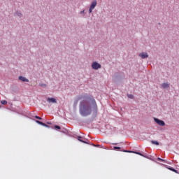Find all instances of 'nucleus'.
Returning <instances> with one entry per match:
<instances>
[{
	"label": "nucleus",
	"instance_id": "nucleus-1",
	"mask_svg": "<svg viewBox=\"0 0 179 179\" xmlns=\"http://www.w3.org/2000/svg\"><path fill=\"white\" fill-rule=\"evenodd\" d=\"M92 111L97 113V103L94 99L90 101H83L80 104V113L83 117H87L92 114Z\"/></svg>",
	"mask_w": 179,
	"mask_h": 179
},
{
	"label": "nucleus",
	"instance_id": "nucleus-2",
	"mask_svg": "<svg viewBox=\"0 0 179 179\" xmlns=\"http://www.w3.org/2000/svg\"><path fill=\"white\" fill-rule=\"evenodd\" d=\"M154 121L157 124V125H159V127H164L166 125V122L163 120H160V119L155 117Z\"/></svg>",
	"mask_w": 179,
	"mask_h": 179
},
{
	"label": "nucleus",
	"instance_id": "nucleus-3",
	"mask_svg": "<svg viewBox=\"0 0 179 179\" xmlns=\"http://www.w3.org/2000/svg\"><path fill=\"white\" fill-rule=\"evenodd\" d=\"M92 69L97 71V69H100L101 68V65L99 64L97 62H94L92 64Z\"/></svg>",
	"mask_w": 179,
	"mask_h": 179
},
{
	"label": "nucleus",
	"instance_id": "nucleus-4",
	"mask_svg": "<svg viewBox=\"0 0 179 179\" xmlns=\"http://www.w3.org/2000/svg\"><path fill=\"white\" fill-rule=\"evenodd\" d=\"M125 153H135L136 155H139V156H142L143 157H148L146 155H144L143 154L138 152H132V151H129V150H123Z\"/></svg>",
	"mask_w": 179,
	"mask_h": 179
},
{
	"label": "nucleus",
	"instance_id": "nucleus-5",
	"mask_svg": "<svg viewBox=\"0 0 179 179\" xmlns=\"http://www.w3.org/2000/svg\"><path fill=\"white\" fill-rule=\"evenodd\" d=\"M139 57L141 58H142L143 59H145V58H148L149 57V55H148V53L143 52L139 54Z\"/></svg>",
	"mask_w": 179,
	"mask_h": 179
},
{
	"label": "nucleus",
	"instance_id": "nucleus-6",
	"mask_svg": "<svg viewBox=\"0 0 179 179\" xmlns=\"http://www.w3.org/2000/svg\"><path fill=\"white\" fill-rule=\"evenodd\" d=\"M96 6H97V1L96 0H94L90 8H91V9H94V8H96Z\"/></svg>",
	"mask_w": 179,
	"mask_h": 179
},
{
	"label": "nucleus",
	"instance_id": "nucleus-7",
	"mask_svg": "<svg viewBox=\"0 0 179 179\" xmlns=\"http://www.w3.org/2000/svg\"><path fill=\"white\" fill-rule=\"evenodd\" d=\"M78 140L80 142H82L83 143H86L87 145H89V141H87H87H83V140L82 139V136H78Z\"/></svg>",
	"mask_w": 179,
	"mask_h": 179
},
{
	"label": "nucleus",
	"instance_id": "nucleus-8",
	"mask_svg": "<svg viewBox=\"0 0 179 179\" xmlns=\"http://www.w3.org/2000/svg\"><path fill=\"white\" fill-rule=\"evenodd\" d=\"M47 101L48 103H57V99H55V98H48Z\"/></svg>",
	"mask_w": 179,
	"mask_h": 179
},
{
	"label": "nucleus",
	"instance_id": "nucleus-9",
	"mask_svg": "<svg viewBox=\"0 0 179 179\" xmlns=\"http://www.w3.org/2000/svg\"><path fill=\"white\" fill-rule=\"evenodd\" d=\"M19 80H21L22 82H29V79L26 78L25 77L23 76H19L18 77Z\"/></svg>",
	"mask_w": 179,
	"mask_h": 179
},
{
	"label": "nucleus",
	"instance_id": "nucleus-10",
	"mask_svg": "<svg viewBox=\"0 0 179 179\" xmlns=\"http://www.w3.org/2000/svg\"><path fill=\"white\" fill-rule=\"evenodd\" d=\"M162 89H167V88L170 87V84L168 83H164L162 84Z\"/></svg>",
	"mask_w": 179,
	"mask_h": 179
},
{
	"label": "nucleus",
	"instance_id": "nucleus-11",
	"mask_svg": "<svg viewBox=\"0 0 179 179\" xmlns=\"http://www.w3.org/2000/svg\"><path fill=\"white\" fill-rule=\"evenodd\" d=\"M36 122L37 124H39V125H42L43 127H48V125L45 124V123H43V122H41L39 120H36Z\"/></svg>",
	"mask_w": 179,
	"mask_h": 179
},
{
	"label": "nucleus",
	"instance_id": "nucleus-12",
	"mask_svg": "<svg viewBox=\"0 0 179 179\" xmlns=\"http://www.w3.org/2000/svg\"><path fill=\"white\" fill-rule=\"evenodd\" d=\"M152 145H157V146H158L159 145V142L156 141H151Z\"/></svg>",
	"mask_w": 179,
	"mask_h": 179
},
{
	"label": "nucleus",
	"instance_id": "nucleus-13",
	"mask_svg": "<svg viewBox=\"0 0 179 179\" xmlns=\"http://www.w3.org/2000/svg\"><path fill=\"white\" fill-rule=\"evenodd\" d=\"M1 104H3V105L8 104V101H6V100L1 101Z\"/></svg>",
	"mask_w": 179,
	"mask_h": 179
},
{
	"label": "nucleus",
	"instance_id": "nucleus-14",
	"mask_svg": "<svg viewBox=\"0 0 179 179\" xmlns=\"http://www.w3.org/2000/svg\"><path fill=\"white\" fill-rule=\"evenodd\" d=\"M120 147H113V150H120Z\"/></svg>",
	"mask_w": 179,
	"mask_h": 179
},
{
	"label": "nucleus",
	"instance_id": "nucleus-15",
	"mask_svg": "<svg viewBox=\"0 0 179 179\" xmlns=\"http://www.w3.org/2000/svg\"><path fill=\"white\" fill-rule=\"evenodd\" d=\"M170 170H171V171H173L174 173H176V174H179L178 171H177V170H176V169H170Z\"/></svg>",
	"mask_w": 179,
	"mask_h": 179
},
{
	"label": "nucleus",
	"instance_id": "nucleus-16",
	"mask_svg": "<svg viewBox=\"0 0 179 179\" xmlns=\"http://www.w3.org/2000/svg\"><path fill=\"white\" fill-rule=\"evenodd\" d=\"M127 96L129 97V99H134V95L132 94H128Z\"/></svg>",
	"mask_w": 179,
	"mask_h": 179
},
{
	"label": "nucleus",
	"instance_id": "nucleus-17",
	"mask_svg": "<svg viewBox=\"0 0 179 179\" xmlns=\"http://www.w3.org/2000/svg\"><path fill=\"white\" fill-rule=\"evenodd\" d=\"M157 160H159V162H166V160L161 159L160 157H158Z\"/></svg>",
	"mask_w": 179,
	"mask_h": 179
},
{
	"label": "nucleus",
	"instance_id": "nucleus-18",
	"mask_svg": "<svg viewBox=\"0 0 179 179\" xmlns=\"http://www.w3.org/2000/svg\"><path fill=\"white\" fill-rule=\"evenodd\" d=\"M55 128H56V129H60L61 127L58 126V125H55Z\"/></svg>",
	"mask_w": 179,
	"mask_h": 179
},
{
	"label": "nucleus",
	"instance_id": "nucleus-19",
	"mask_svg": "<svg viewBox=\"0 0 179 179\" xmlns=\"http://www.w3.org/2000/svg\"><path fill=\"white\" fill-rule=\"evenodd\" d=\"M92 10H93V8H92L90 7L89 13H92Z\"/></svg>",
	"mask_w": 179,
	"mask_h": 179
},
{
	"label": "nucleus",
	"instance_id": "nucleus-20",
	"mask_svg": "<svg viewBox=\"0 0 179 179\" xmlns=\"http://www.w3.org/2000/svg\"><path fill=\"white\" fill-rule=\"evenodd\" d=\"M35 118H36V120H41V117H40L38 116H35Z\"/></svg>",
	"mask_w": 179,
	"mask_h": 179
},
{
	"label": "nucleus",
	"instance_id": "nucleus-21",
	"mask_svg": "<svg viewBox=\"0 0 179 179\" xmlns=\"http://www.w3.org/2000/svg\"><path fill=\"white\" fill-rule=\"evenodd\" d=\"M16 15H17V16H21V15H22V13H16Z\"/></svg>",
	"mask_w": 179,
	"mask_h": 179
},
{
	"label": "nucleus",
	"instance_id": "nucleus-22",
	"mask_svg": "<svg viewBox=\"0 0 179 179\" xmlns=\"http://www.w3.org/2000/svg\"><path fill=\"white\" fill-rule=\"evenodd\" d=\"M83 13H85V10L80 11L81 15H83Z\"/></svg>",
	"mask_w": 179,
	"mask_h": 179
},
{
	"label": "nucleus",
	"instance_id": "nucleus-23",
	"mask_svg": "<svg viewBox=\"0 0 179 179\" xmlns=\"http://www.w3.org/2000/svg\"><path fill=\"white\" fill-rule=\"evenodd\" d=\"M113 145H117V143H113Z\"/></svg>",
	"mask_w": 179,
	"mask_h": 179
},
{
	"label": "nucleus",
	"instance_id": "nucleus-24",
	"mask_svg": "<svg viewBox=\"0 0 179 179\" xmlns=\"http://www.w3.org/2000/svg\"><path fill=\"white\" fill-rule=\"evenodd\" d=\"M0 108H1V106H0Z\"/></svg>",
	"mask_w": 179,
	"mask_h": 179
}]
</instances>
